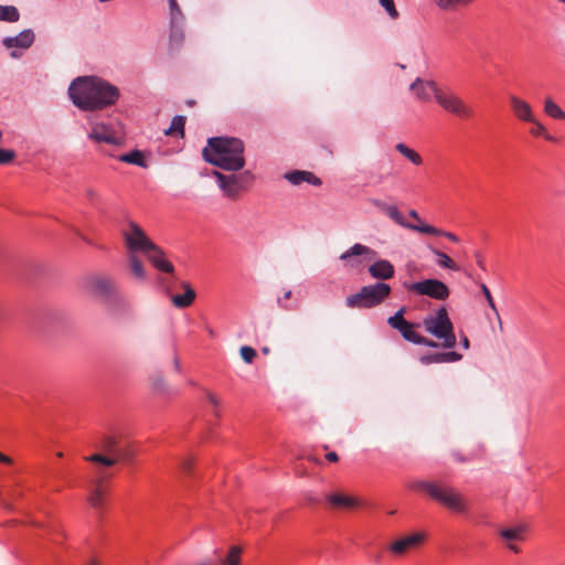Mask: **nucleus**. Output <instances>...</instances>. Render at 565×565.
Returning a JSON list of instances; mask_svg holds the SVG:
<instances>
[{"mask_svg": "<svg viewBox=\"0 0 565 565\" xmlns=\"http://www.w3.org/2000/svg\"><path fill=\"white\" fill-rule=\"evenodd\" d=\"M73 104L84 111H96L117 103L118 87L96 76H83L74 79L68 87Z\"/></svg>", "mask_w": 565, "mask_h": 565, "instance_id": "obj_1", "label": "nucleus"}, {"mask_svg": "<svg viewBox=\"0 0 565 565\" xmlns=\"http://www.w3.org/2000/svg\"><path fill=\"white\" fill-rule=\"evenodd\" d=\"M244 142L233 137H212L202 150L203 159L226 171H239L245 166Z\"/></svg>", "mask_w": 565, "mask_h": 565, "instance_id": "obj_2", "label": "nucleus"}, {"mask_svg": "<svg viewBox=\"0 0 565 565\" xmlns=\"http://www.w3.org/2000/svg\"><path fill=\"white\" fill-rule=\"evenodd\" d=\"M412 489L425 492L431 500L457 514H466L469 504L466 497L455 487L439 480H417Z\"/></svg>", "mask_w": 565, "mask_h": 565, "instance_id": "obj_3", "label": "nucleus"}, {"mask_svg": "<svg viewBox=\"0 0 565 565\" xmlns=\"http://www.w3.org/2000/svg\"><path fill=\"white\" fill-rule=\"evenodd\" d=\"M423 326L429 334L443 340V348L452 349L456 345L454 324L445 307H440L434 313L426 316Z\"/></svg>", "mask_w": 565, "mask_h": 565, "instance_id": "obj_4", "label": "nucleus"}, {"mask_svg": "<svg viewBox=\"0 0 565 565\" xmlns=\"http://www.w3.org/2000/svg\"><path fill=\"white\" fill-rule=\"evenodd\" d=\"M390 294V285L385 282H376L374 285L364 286L359 292L347 297L345 305L349 308H372L382 303Z\"/></svg>", "mask_w": 565, "mask_h": 565, "instance_id": "obj_5", "label": "nucleus"}, {"mask_svg": "<svg viewBox=\"0 0 565 565\" xmlns=\"http://www.w3.org/2000/svg\"><path fill=\"white\" fill-rule=\"evenodd\" d=\"M213 177L216 178L218 186L224 195L230 199H237L242 191H245L252 183L254 175L250 171H245L239 174H223L214 170Z\"/></svg>", "mask_w": 565, "mask_h": 565, "instance_id": "obj_6", "label": "nucleus"}, {"mask_svg": "<svg viewBox=\"0 0 565 565\" xmlns=\"http://www.w3.org/2000/svg\"><path fill=\"white\" fill-rule=\"evenodd\" d=\"M435 100L446 113L460 119H469L475 115L473 109L450 89L439 88V92H436Z\"/></svg>", "mask_w": 565, "mask_h": 565, "instance_id": "obj_7", "label": "nucleus"}, {"mask_svg": "<svg viewBox=\"0 0 565 565\" xmlns=\"http://www.w3.org/2000/svg\"><path fill=\"white\" fill-rule=\"evenodd\" d=\"M85 289L106 302L116 301L119 297L116 281L106 275H90L85 280Z\"/></svg>", "mask_w": 565, "mask_h": 565, "instance_id": "obj_8", "label": "nucleus"}, {"mask_svg": "<svg viewBox=\"0 0 565 565\" xmlns=\"http://www.w3.org/2000/svg\"><path fill=\"white\" fill-rule=\"evenodd\" d=\"M404 287L417 296H427L435 300H446L450 290L441 280L428 278L416 282L404 284Z\"/></svg>", "mask_w": 565, "mask_h": 565, "instance_id": "obj_9", "label": "nucleus"}, {"mask_svg": "<svg viewBox=\"0 0 565 565\" xmlns=\"http://www.w3.org/2000/svg\"><path fill=\"white\" fill-rule=\"evenodd\" d=\"M128 253H145L153 243L145 231L134 221H129L127 228L121 232Z\"/></svg>", "mask_w": 565, "mask_h": 565, "instance_id": "obj_10", "label": "nucleus"}, {"mask_svg": "<svg viewBox=\"0 0 565 565\" xmlns=\"http://www.w3.org/2000/svg\"><path fill=\"white\" fill-rule=\"evenodd\" d=\"M87 120L90 126V131L88 134V138L90 140L116 146L121 145V138L116 136L111 125L97 121L94 116H88Z\"/></svg>", "mask_w": 565, "mask_h": 565, "instance_id": "obj_11", "label": "nucleus"}, {"mask_svg": "<svg viewBox=\"0 0 565 565\" xmlns=\"http://www.w3.org/2000/svg\"><path fill=\"white\" fill-rule=\"evenodd\" d=\"M364 256L366 260H373L377 257V253L363 244L356 243L340 255V260L344 263V267L356 269L362 265L359 257Z\"/></svg>", "mask_w": 565, "mask_h": 565, "instance_id": "obj_12", "label": "nucleus"}, {"mask_svg": "<svg viewBox=\"0 0 565 565\" xmlns=\"http://www.w3.org/2000/svg\"><path fill=\"white\" fill-rule=\"evenodd\" d=\"M404 313L405 308L402 307L394 316L387 319V323L391 328L397 330L406 341L416 344L420 337V334L414 330L417 324L405 320Z\"/></svg>", "mask_w": 565, "mask_h": 565, "instance_id": "obj_13", "label": "nucleus"}, {"mask_svg": "<svg viewBox=\"0 0 565 565\" xmlns=\"http://www.w3.org/2000/svg\"><path fill=\"white\" fill-rule=\"evenodd\" d=\"M425 541L424 533H413L411 535L402 536L388 545V551L395 556H403L409 551L417 548Z\"/></svg>", "mask_w": 565, "mask_h": 565, "instance_id": "obj_14", "label": "nucleus"}, {"mask_svg": "<svg viewBox=\"0 0 565 565\" xmlns=\"http://www.w3.org/2000/svg\"><path fill=\"white\" fill-rule=\"evenodd\" d=\"M409 90L415 95L417 100L427 103L430 100L431 94L436 98V92H439V87L434 81L417 77L409 85Z\"/></svg>", "mask_w": 565, "mask_h": 565, "instance_id": "obj_15", "label": "nucleus"}, {"mask_svg": "<svg viewBox=\"0 0 565 565\" xmlns=\"http://www.w3.org/2000/svg\"><path fill=\"white\" fill-rule=\"evenodd\" d=\"M149 262L159 270L172 274L173 265L166 258L164 252L154 243L143 253Z\"/></svg>", "mask_w": 565, "mask_h": 565, "instance_id": "obj_16", "label": "nucleus"}, {"mask_svg": "<svg viewBox=\"0 0 565 565\" xmlns=\"http://www.w3.org/2000/svg\"><path fill=\"white\" fill-rule=\"evenodd\" d=\"M134 457V451L129 447H120L119 452H117L116 457H107L104 454L97 452L89 457H85V460L102 463L106 467H111L119 461H127Z\"/></svg>", "mask_w": 565, "mask_h": 565, "instance_id": "obj_17", "label": "nucleus"}, {"mask_svg": "<svg viewBox=\"0 0 565 565\" xmlns=\"http://www.w3.org/2000/svg\"><path fill=\"white\" fill-rule=\"evenodd\" d=\"M34 42V33L32 30H23L17 36H8L2 40V44L7 49L20 47L29 49Z\"/></svg>", "mask_w": 565, "mask_h": 565, "instance_id": "obj_18", "label": "nucleus"}, {"mask_svg": "<svg viewBox=\"0 0 565 565\" xmlns=\"http://www.w3.org/2000/svg\"><path fill=\"white\" fill-rule=\"evenodd\" d=\"M510 104L513 113L519 119L527 122H535L532 107L527 102L512 95L510 96Z\"/></svg>", "mask_w": 565, "mask_h": 565, "instance_id": "obj_19", "label": "nucleus"}, {"mask_svg": "<svg viewBox=\"0 0 565 565\" xmlns=\"http://www.w3.org/2000/svg\"><path fill=\"white\" fill-rule=\"evenodd\" d=\"M369 273L375 279L387 280L393 278L395 269L391 262L386 259H380L374 262L369 267Z\"/></svg>", "mask_w": 565, "mask_h": 565, "instance_id": "obj_20", "label": "nucleus"}, {"mask_svg": "<svg viewBox=\"0 0 565 565\" xmlns=\"http://www.w3.org/2000/svg\"><path fill=\"white\" fill-rule=\"evenodd\" d=\"M181 287L184 290V292L182 295H172L170 297L173 306L179 309L190 307L196 297L195 290L191 287V285L189 282L182 281Z\"/></svg>", "mask_w": 565, "mask_h": 565, "instance_id": "obj_21", "label": "nucleus"}, {"mask_svg": "<svg viewBox=\"0 0 565 565\" xmlns=\"http://www.w3.org/2000/svg\"><path fill=\"white\" fill-rule=\"evenodd\" d=\"M285 178L294 185H299L302 182L310 183L312 185H321V180L316 177L312 172L296 170L285 174Z\"/></svg>", "mask_w": 565, "mask_h": 565, "instance_id": "obj_22", "label": "nucleus"}, {"mask_svg": "<svg viewBox=\"0 0 565 565\" xmlns=\"http://www.w3.org/2000/svg\"><path fill=\"white\" fill-rule=\"evenodd\" d=\"M331 507L337 509H353L359 505V500L344 493H331L327 495Z\"/></svg>", "mask_w": 565, "mask_h": 565, "instance_id": "obj_23", "label": "nucleus"}, {"mask_svg": "<svg viewBox=\"0 0 565 565\" xmlns=\"http://www.w3.org/2000/svg\"><path fill=\"white\" fill-rule=\"evenodd\" d=\"M151 390L161 395H169L173 393V387L168 383L162 373H154L150 376Z\"/></svg>", "mask_w": 565, "mask_h": 565, "instance_id": "obj_24", "label": "nucleus"}, {"mask_svg": "<svg viewBox=\"0 0 565 565\" xmlns=\"http://www.w3.org/2000/svg\"><path fill=\"white\" fill-rule=\"evenodd\" d=\"M96 447L108 455L107 457H116L117 452H119L120 443L116 437L103 436Z\"/></svg>", "mask_w": 565, "mask_h": 565, "instance_id": "obj_25", "label": "nucleus"}, {"mask_svg": "<svg viewBox=\"0 0 565 565\" xmlns=\"http://www.w3.org/2000/svg\"><path fill=\"white\" fill-rule=\"evenodd\" d=\"M428 249L436 257V264L439 267L445 268V269H450V270H459L458 265L446 253H444L443 250L437 249L433 246H428Z\"/></svg>", "mask_w": 565, "mask_h": 565, "instance_id": "obj_26", "label": "nucleus"}, {"mask_svg": "<svg viewBox=\"0 0 565 565\" xmlns=\"http://www.w3.org/2000/svg\"><path fill=\"white\" fill-rule=\"evenodd\" d=\"M390 218H392L395 223L398 225L406 227L411 231L417 232V228L420 227V225H413L411 223H407L402 215V213L398 211V209L395 205L387 204L385 210L383 211Z\"/></svg>", "mask_w": 565, "mask_h": 565, "instance_id": "obj_27", "label": "nucleus"}, {"mask_svg": "<svg viewBox=\"0 0 565 565\" xmlns=\"http://www.w3.org/2000/svg\"><path fill=\"white\" fill-rule=\"evenodd\" d=\"M128 267L134 275V277L138 280H145L146 279V270L143 267L142 262L137 256V254L128 253Z\"/></svg>", "mask_w": 565, "mask_h": 565, "instance_id": "obj_28", "label": "nucleus"}, {"mask_svg": "<svg viewBox=\"0 0 565 565\" xmlns=\"http://www.w3.org/2000/svg\"><path fill=\"white\" fill-rule=\"evenodd\" d=\"M87 501L94 509L99 510L104 507L105 499H104V491L102 489L100 481H97L95 483V487L90 490V492L87 497Z\"/></svg>", "mask_w": 565, "mask_h": 565, "instance_id": "obj_29", "label": "nucleus"}, {"mask_svg": "<svg viewBox=\"0 0 565 565\" xmlns=\"http://www.w3.org/2000/svg\"><path fill=\"white\" fill-rule=\"evenodd\" d=\"M182 23H171V32L169 38V46L171 50H179L184 41V32L181 26Z\"/></svg>", "mask_w": 565, "mask_h": 565, "instance_id": "obj_30", "label": "nucleus"}, {"mask_svg": "<svg viewBox=\"0 0 565 565\" xmlns=\"http://www.w3.org/2000/svg\"><path fill=\"white\" fill-rule=\"evenodd\" d=\"M417 232L422 233V234H428V235H435V236H444V237L448 238L451 242H455V243L458 242V237L454 233L443 231V230L437 228V227H435L433 225H429V224H420V227L417 228Z\"/></svg>", "mask_w": 565, "mask_h": 565, "instance_id": "obj_31", "label": "nucleus"}, {"mask_svg": "<svg viewBox=\"0 0 565 565\" xmlns=\"http://www.w3.org/2000/svg\"><path fill=\"white\" fill-rule=\"evenodd\" d=\"M525 532H526V526L525 525H516V526H513V527L502 529L500 531V536L504 541L511 542V541H516V540H523V534Z\"/></svg>", "mask_w": 565, "mask_h": 565, "instance_id": "obj_32", "label": "nucleus"}, {"mask_svg": "<svg viewBox=\"0 0 565 565\" xmlns=\"http://www.w3.org/2000/svg\"><path fill=\"white\" fill-rule=\"evenodd\" d=\"M395 149L404 156L407 160H409L415 166H420L423 163L422 156L415 150L411 149L403 142H399L395 146Z\"/></svg>", "mask_w": 565, "mask_h": 565, "instance_id": "obj_33", "label": "nucleus"}, {"mask_svg": "<svg viewBox=\"0 0 565 565\" xmlns=\"http://www.w3.org/2000/svg\"><path fill=\"white\" fill-rule=\"evenodd\" d=\"M544 113L554 119L565 117V111L550 96H546L544 99Z\"/></svg>", "mask_w": 565, "mask_h": 565, "instance_id": "obj_34", "label": "nucleus"}, {"mask_svg": "<svg viewBox=\"0 0 565 565\" xmlns=\"http://www.w3.org/2000/svg\"><path fill=\"white\" fill-rule=\"evenodd\" d=\"M242 548L237 545L230 547L226 556L220 559V565H241Z\"/></svg>", "mask_w": 565, "mask_h": 565, "instance_id": "obj_35", "label": "nucleus"}, {"mask_svg": "<svg viewBox=\"0 0 565 565\" xmlns=\"http://www.w3.org/2000/svg\"><path fill=\"white\" fill-rule=\"evenodd\" d=\"M118 159L121 162H126V163H129V164H135V166H138V167H141V168H146L147 167V163H146V161L143 159V154L139 150H132V151H130L128 153L121 154Z\"/></svg>", "mask_w": 565, "mask_h": 565, "instance_id": "obj_36", "label": "nucleus"}, {"mask_svg": "<svg viewBox=\"0 0 565 565\" xmlns=\"http://www.w3.org/2000/svg\"><path fill=\"white\" fill-rule=\"evenodd\" d=\"M184 125H185V117L175 116L172 118L170 127L164 130V135L166 136L180 135L181 137H183Z\"/></svg>", "mask_w": 565, "mask_h": 565, "instance_id": "obj_37", "label": "nucleus"}, {"mask_svg": "<svg viewBox=\"0 0 565 565\" xmlns=\"http://www.w3.org/2000/svg\"><path fill=\"white\" fill-rule=\"evenodd\" d=\"M19 19L20 13L14 6H0V21L17 22Z\"/></svg>", "mask_w": 565, "mask_h": 565, "instance_id": "obj_38", "label": "nucleus"}, {"mask_svg": "<svg viewBox=\"0 0 565 565\" xmlns=\"http://www.w3.org/2000/svg\"><path fill=\"white\" fill-rule=\"evenodd\" d=\"M169 1V8H170V15H171V23H182L183 22V14L181 9L179 8V4L177 0H168Z\"/></svg>", "mask_w": 565, "mask_h": 565, "instance_id": "obj_39", "label": "nucleus"}, {"mask_svg": "<svg viewBox=\"0 0 565 565\" xmlns=\"http://www.w3.org/2000/svg\"><path fill=\"white\" fill-rule=\"evenodd\" d=\"M434 2L444 11H451L456 10L458 7H463V0H434Z\"/></svg>", "mask_w": 565, "mask_h": 565, "instance_id": "obj_40", "label": "nucleus"}, {"mask_svg": "<svg viewBox=\"0 0 565 565\" xmlns=\"http://www.w3.org/2000/svg\"><path fill=\"white\" fill-rule=\"evenodd\" d=\"M480 288H481V291L482 294L484 295L486 299H487V302L489 305V307L493 310V312L495 313L498 320H499V324L500 327H502V322L500 320V316H499V312H498V309H497V306L494 303V300L491 296V292L489 290V288L487 287L486 284H480Z\"/></svg>", "mask_w": 565, "mask_h": 565, "instance_id": "obj_41", "label": "nucleus"}, {"mask_svg": "<svg viewBox=\"0 0 565 565\" xmlns=\"http://www.w3.org/2000/svg\"><path fill=\"white\" fill-rule=\"evenodd\" d=\"M379 2L392 20H396L399 17L394 0H379Z\"/></svg>", "mask_w": 565, "mask_h": 565, "instance_id": "obj_42", "label": "nucleus"}, {"mask_svg": "<svg viewBox=\"0 0 565 565\" xmlns=\"http://www.w3.org/2000/svg\"><path fill=\"white\" fill-rule=\"evenodd\" d=\"M532 124L534 125V127L531 129V134H533L535 136H543L546 140H550V141L554 140V138L546 132L545 127L541 122H539L535 119V122H532Z\"/></svg>", "mask_w": 565, "mask_h": 565, "instance_id": "obj_43", "label": "nucleus"}, {"mask_svg": "<svg viewBox=\"0 0 565 565\" xmlns=\"http://www.w3.org/2000/svg\"><path fill=\"white\" fill-rule=\"evenodd\" d=\"M239 353L246 363H252L256 356V351L252 347L247 345L242 347Z\"/></svg>", "mask_w": 565, "mask_h": 565, "instance_id": "obj_44", "label": "nucleus"}, {"mask_svg": "<svg viewBox=\"0 0 565 565\" xmlns=\"http://www.w3.org/2000/svg\"><path fill=\"white\" fill-rule=\"evenodd\" d=\"M15 157L13 150L10 149H0V164L10 163Z\"/></svg>", "mask_w": 565, "mask_h": 565, "instance_id": "obj_45", "label": "nucleus"}, {"mask_svg": "<svg viewBox=\"0 0 565 565\" xmlns=\"http://www.w3.org/2000/svg\"><path fill=\"white\" fill-rule=\"evenodd\" d=\"M445 358H446V363H448V362L460 361L462 359V355L458 352L450 351V352H445Z\"/></svg>", "mask_w": 565, "mask_h": 565, "instance_id": "obj_46", "label": "nucleus"}, {"mask_svg": "<svg viewBox=\"0 0 565 565\" xmlns=\"http://www.w3.org/2000/svg\"><path fill=\"white\" fill-rule=\"evenodd\" d=\"M206 398L214 407H218L221 405V398L212 392H206Z\"/></svg>", "mask_w": 565, "mask_h": 565, "instance_id": "obj_47", "label": "nucleus"}, {"mask_svg": "<svg viewBox=\"0 0 565 565\" xmlns=\"http://www.w3.org/2000/svg\"><path fill=\"white\" fill-rule=\"evenodd\" d=\"M416 344H422V345H426V347H429V348H437L438 347V343L430 340V339H427L423 335L419 337L418 341Z\"/></svg>", "mask_w": 565, "mask_h": 565, "instance_id": "obj_48", "label": "nucleus"}, {"mask_svg": "<svg viewBox=\"0 0 565 565\" xmlns=\"http://www.w3.org/2000/svg\"><path fill=\"white\" fill-rule=\"evenodd\" d=\"M192 465H193V461L192 459L188 458V459H184L181 463V468L185 471V472H190L191 471V468H192Z\"/></svg>", "mask_w": 565, "mask_h": 565, "instance_id": "obj_49", "label": "nucleus"}, {"mask_svg": "<svg viewBox=\"0 0 565 565\" xmlns=\"http://www.w3.org/2000/svg\"><path fill=\"white\" fill-rule=\"evenodd\" d=\"M373 205H375L379 210H381L382 212L385 210V207L387 206V203L381 201V200H377V199H374L371 201Z\"/></svg>", "mask_w": 565, "mask_h": 565, "instance_id": "obj_50", "label": "nucleus"}, {"mask_svg": "<svg viewBox=\"0 0 565 565\" xmlns=\"http://www.w3.org/2000/svg\"><path fill=\"white\" fill-rule=\"evenodd\" d=\"M420 362L423 364H431V363H435V359H434V353L433 354H428V355H424L420 358Z\"/></svg>", "mask_w": 565, "mask_h": 565, "instance_id": "obj_51", "label": "nucleus"}, {"mask_svg": "<svg viewBox=\"0 0 565 565\" xmlns=\"http://www.w3.org/2000/svg\"><path fill=\"white\" fill-rule=\"evenodd\" d=\"M409 216H411L412 218H414L415 221H417V224H416V225L425 224V223L420 220L419 214L417 213V211H415V210H411V211H409Z\"/></svg>", "mask_w": 565, "mask_h": 565, "instance_id": "obj_52", "label": "nucleus"}, {"mask_svg": "<svg viewBox=\"0 0 565 565\" xmlns=\"http://www.w3.org/2000/svg\"><path fill=\"white\" fill-rule=\"evenodd\" d=\"M435 363H446L445 352L434 353Z\"/></svg>", "mask_w": 565, "mask_h": 565, "instance_id": "obj_53", "label": "nucleus"}, {"mask_svg": "<svg viewBox=\"0 0 565 565\" xmlns=\"http://www.w3.org/2000/svg\"><path fill=\"white\" fill-rule=\"evenodd\" d=\"M326 458L330 461V462H337L339 460V457L338 455L334 452V451H330L326 455Z\"/></svg>", "mask_w": 565, "mask_h": 565, "instance_id": "obj_54", "label": "nucleus"}, {"mask_svg": "<svg viewBox=\"0 0 565 565\" xmlns=\"http://www.w3.org/2000/svg\"><path fill=\"white\" fill-rule=\"evenodd\" d=\"M0 462L10 465V463H12V459L0 452Z\"/></svg>", "mask_w": 565, "mask_h": 565, "instance_id": "obj_55", "label": "nucleus"}, {"mask_svg": "<svg viewBox=\"0 0 565 565\" xmlns=\"http://www.w3.org/2000/svg\"><path fill=\"white\" fill-rule=\"evenodd\" d=\"M461 343L466 350L469 349L470 343H469V339L466 335L462 337Z\"/></svg>", "mask_w": 565, "mask_h": 565, "instance_id": "obj_56", "label": "nucleus"}, {"mask_svg": "<svg viewBox=\"0 0 565 565\" xmlns=\"http://www.w3.org/2000/svg\"><path fill=\"white\" fill-rule=\"evenodd\" d=\"M173 365L177 371H180V361L177 356H174V359H173Z\"/></svg>", "mask_w": 565, "mask_h": 565, "instance_id": "obj_57", "label": "nucleus"}, {"mask_svg": "<svg viewBox=\"0 0 565 565\" xmlns=\"http://www.w3.org/2000/svg\"><path fill=\"white\" fill-rule=\"evenodd\" d=\"M509 548L514 552V553H519L520 552V548L516 546V545H513V544H509Z\"/></svg>", "mask_w": 565, "mask_h": 565, "instance_id": "obj_58", "label": "nucleus"}, {"mask_svg": "<svg viewBox=\"0 0 565 565\" xmlns=\"http://www.w3.org/2000/svg\"><path fill=\"white\" fill-rule=\"evenodd\" d=\"M454 456L460 462H465L466 461V459L462 456H460L459 454H454Z\"/></svg>", "mask_w": 565, "mask_h": 565, "instance_id": "obj_59", "label": "nucleus"}, {"mask_svg": "<svg viewBox=\"0 0 565 565\" xmlns=\"http://www.w3.org/2000/svg\"><path fill=\"white\" fill-rule=\"evenodd\" d=\"M477 264H478V266H479V267L484 268V267H483V260H482V258H481L480 256H478V255H477Z\"/></svg>", "mask_w": 565, "mask_h": 565, "instance_id": "obj_60", "label": "nucleus"}, {"mask_svg": "<svg viewBox=\"0 0 565 565\" xmlns=\"http://www.w3.org/2000/svg\"><path fill=\"white\" fill-rule=\"evenodd\" d=\"M291 295H292L291 290H287V291L284 294V299H289V298H291Z\"/></svg>", "mask_w": 565, "mask_h": 565, "instance_id": "obj_61", "label": "nucleus"}, {"mask_svg": "<svg viewBox=\"0 0 565 565\" xmlns=\"http://www.w3.org/2000/svg\"><path fill=\"white\" fill-rule=\"evenodd\" d=\"M475 0H463V7H467L469 6L471 2H473Z\"/></svg>", "mask_w": 565, "mask_h": 565, "instance_id": "obj_62", "label": "nucleus"}, {"mask_svg": "<svg viewBox=\"0 0 565 565\" xmlns=\"http://www.w3.org/2000/svg\"><path fill=\"white\" fill-rule=\"evenodd\" d=\"M475 0H463V7H467L469 6L471 2H473Z\"/></svg>", "mask_w": 565, "mask_h": 565, "instance_id": "obj_63", "label": "nucleus"}, {"mask_svg": "<svg viewBox=\"0 0 565 565\" xmlns=\"http://www.w3.org/2000/svg\"><path fill=\"white\" fill-rule=\"evenodd\" d=\"M278 305L284 309H288V307L284 305L280 299H278Z\"/></svg>", "mask_w": 565, "mask_h": 565, "instance_id": "obj_64", "label": "nucleus"}]
</instances>
